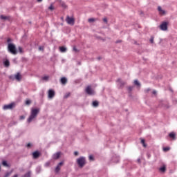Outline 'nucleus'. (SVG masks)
<instances>
[{"instance_id":"nucleus-54","label":"nucleus","mask_w":177,"mask_h":177,"mask_svg":"<svg viewBox=\"0 0 177 177\" xmlns=\"http://www.w3.org/2000/svg\"><path fill=\"white\" fill-rule=\"evenodd\" d=\"M79 154H80V152H78V151H75L74 152V156H78Z\"/></svg>"},{"instance_id":"nucleus-59","label":"nucleus","mask_w":177,"mask_h":177,"mask_svg":"<svg viewBox=\"0 0 177 177\" xmlns=\"http://www.w3.org/2000/svg\"><path fill=\"white\" fill-rule=\"evenodd\" d=\"M169 91H170V92L174 93V90H173L172 88H171V87L169 88Z\"/></svg>"},{"instance_id":"nucleus-26","label":"nucleus","mask_w":177,"mask_h":177,"mask_svg":"<svg viewBox=\"0 0 177 177\" xmlns=\"http://www.w3.org/2000/svg\"><path fill=\"white\" fill-rule=\"evenodd\" d=\"M60 5L64 9H67L68 8V6L66 5V3H64V1H62V0L60 1Z\"/></svg>"},{"instance_id":"nucleus-46","label":"nucleus","mask_w":177,"mask_h":177,"mask_svg":"<svg viewBox=\"0 0 177 177\" xmlns=\"http://www.w3.org/2000/svg\"><path fill=\"white\" fill-rule=\"evenodd\" d=\"M151 91V88H148L145 90V93H149V92H150Z\"/></svg>"},{"instance_id":"nucleus-44","label":"nucleus","mask_w":177,"mask_h":177,"mask_svg":"<svg viewBox=\"0 0 177 177\" xmlns=\"http://www.w3.org/2000/svg\"><path fill=\"white\" fill-rule=\"evenodd\" d=\"M26 119V115H22L19 117V120L21 121L23 120H25Z\"/></svg>"},{"instance_id":"nucleus-33","label":"nucleus","mask_w":177,"mask_h":177,"mask_svg":"<svg viewBox=\"0 0 177 177\" xmlns=\"http://www.w3.org/2000/svg\"><path fill=\"white\" fill-rule=\"evenodd\" d=\"M18 50H19V53H24V50H23V47H21V46L18 47Z\"/></svg>"},{"instance_id":"nucleus-63","label":"nucleus","mask_w":177,"mask_h":177,"mask_svg":"<svg viewBox=\"0 0 177 177\" xmlns=\"http://www.w3.org/2000/svg\"><path fill=\"white\" fill-rule=\"evenodd\" d=\"M134 45H139V44H138V41H134Z\"/></svg>"},{"instance_id":"nucleus-15","label":"nucleus","mask_w":177,"mask_h":177,"mask_svg":"<svg viewBox=\"0 0 177 177\" xmlns=\"http://www.w3.org/2000/svg\"><path fill=\"white\" fill-rule=\"evenodd\" d=\"M158 12H159V14L161 16H164L167 13V12L165 10H162V8H161L160 6H158Z\"/></svg>"},{"instance_id":"nucleus-19","label":"nucleus","mask_w":177,"mask_h":177,"mask_svg":"<svg viewBox=\"0 0 177 177\" xmlns=\"http://www.w3.org/2000/svg\"><path fill=\"white\" fill-rule=\"evenodd\" d=\"M59 81L62 85H66V84H67V77H61Z\"/></svg>"},{"instance_id":"nucleus-29","label":"nucleus","mask_w":177,"mask_h":177,"mask_svg":"<svg viewBox=\"0 0 177 177\" xmlns=\"http://www.w3.org/2000/svg\"><path fill=\"white\" fill-rule=\"evenodd\" d=\"M22 177H31V171H28L26 174H25Z\"/></svg>"},{"instance_id":"nucleus-36","label":"nucleus","mask_w":177,"mask_h":177,"mask_svg":"<svg viewBox=\"0 0 177 177\" xmlns=\"http://www.w3.org/2000/svg\"><path fill=\"white\" fill-rule=\"evenodd\" d=\"M88 21V23H94V21H96V19L95 18H89Z\"/></svg>"},{"instance_id":"nucleus-3","label":"nucleus","mask_w":177,"mask_h":177,"mask_svg":"<svg viewBox=\"0 0 177 177\" xmlns=\"http://www.w3.org/2000/svg\"><path fill=\"white\" fill-rule=\"evenodd\" d=\"M8 51L12 55H17V48L15 44H10L8 46Z\"/></svg>"},{"instance_id":"nucleus-43","label":"nucleus","mask_w":177,"mask_h":177,"mask_svg":"<svg viewBox=\"0 0 177 177\" xmlns=\"http://www.w3.org/2000/svg\"><path fill=\"white\" fill-rule=\"evenodd\" d=\"M42 80L44 81H48V80H49V76H44L42 77Z\"/></svg>"},{"instance_id":"nucleus-31","label":"nucleus","mask_w":177,"mask_h":177,"mask_svg":"<svg viewBox=\"0 0 177 177\" xmlns=\"http://www.w3.org/2000/svg\"><path fill=\"white\" fill-rule=\"evenodd\" d=\"M73 52H75V53H80V50L77 49V46H73Z\"/></svg>"},{"instance_id":"nucleus-35","label":"nucleus","mask_w":177,"mask_h":177,"mask_svg":"<svg viewBox=\"0 0 177 177\" xmlns=\"http://www.w3.org/2000/svg\"><path fill=\"white\" fill-rule=\"evenodd\" d=\"M63 165H64V160L59 162L57 164V166L60 168V167H63Z\"/></svg>"},{"instance_id":"nucleus-22","label":"nucleus","mask_w":177,"mask_h":177,"mask_svg":"<svg viewBox=\"0 0 177 177\" xmlns=\"http://www.w3.org/2000/svg\"><path fill=\"white\" fill-rule=\"evenodd\" d=\"M140 143L142 145L143 147H147V144H146V140H145V138H140Z\"/></svg>"},{"instance_id":"nucleus-11","label":"nucleus","mask_w":177,"mask_h":177,"mask_svg":"<svg viewBox=\"0 0 177 177\" xmlns=\"http://www.w3.org/2000/svg\"><path fill=\"white\" fill-rule=\"evenodd\" d=\"M55 95H56V92H55V90H53L52 88L48 90V99H53V97H55Z\"/></svg>"},{"instance_id":"nucleus-37","label":"nucleus","mask_w":177,"mask_h":177,"mask_svg":"<svg viewBox=\"0 0 177 177\" xmlns=\"http://www.w3.org/2000/svg\"><path fill=\"white\" fill-rule=\"evenodd\" d=\"M39 50H40L41 52H44V50H45V46H39Z\"/></svg>"},{"instance_id":"nucleus-5","label":"nucleus","mask_w":177,"mask_h":177,"mask_svg":"<svg viewBox=\"0 0 177 177\" xmlns=\"http://www.w3.org/2000/svg\"><path fill=\"white\" fill-rule=\"evenodd\" d=\"M85 92L90 96H93L95 95V91H93L91 86H87L85 89Z\"/></svg>"},{"instance_id":"nucleus-13","label":"nucleus","mask_w":177,"mask_h":177,"mask_svg":"<svg viewBox=\"0 0 177 177\" xmlns=\"http://www.w3.org/2000/svg\"><path fill=\"white\" fill-rule=\"evenodd\" d=\"M168 137L171 140H176V132H170L168 135Z\"/></svg>"},{"instance_id":"nucleus-62","label":"nucleus","mask_w":177,"mask_h":177,"mask_svg":"<svg viewBox=\"0 0 177 177\" xmlns=\"http://www.w3.org/2000/svg\"><path fill=\"white\" fill-rule=\"evenodd\" d=\"M77 66H81V62H77Z\"/></svg>"},{"instance_id":"nucleus-47","label":"nucleus","mask_w":177,"mask_h":177,"mask_svg":"<svg viewBox=\"0 0 177 177\" xmlns=\"http://www.w3.org/2000/svg\"><path fill=\"white\" fill-rule=\"evenodd\" d=\"M21 61H22V62H28V58H26V57H23L21 58Z\"/></svg>"},{"instance_id":"nucleus-49","label":"nucleus","mask_w":177,"mask_h":177,"mask_svg":"<svg viewBox=\"0 0 177 177\" xmlns=\"http://www.w3.org/2000/svg\"><path fill=\"white\" fill-rule=\"evenodd\" d=\"M103 21L104 23H105L106 24H107V23L109 22V21L107 20V19L105 17V18H103Z\"/></svg>"},{"instance_id":"nucleus-41","label":"nucleus","mask_w":177,"mask_h":177,"mask_svg":"<svg viewBox=\"0 0 177 177\" xmlns=\"http://www.w3.org/2000/svg\"><path fill=\"white\" fill-rule=\"evenodd\" d=\"M7 44H8V46H9L10 44H13L12 43V39L9 37L7 39Z\"/></svg>"},{"instance_id":"nucleus-53","label":"nucleus","mask_w":177,"mask_h":177,"mask_svg":"<svg viewBox=\"0 0 177 177\" xmlns=\"http://www.w3.org/2000/svg\"><path fill=\"white\" fill-rule=\"evenodd\" d=\"M121 42H122V40H117L115 44H121Z\"/></svg>"},{"instance_id":"nucleus-7","label":"nucleus","mask_w":177,"mask_h":177,"mask_svg":"<svg viewBox=\"0 0 177 177\" xmlns=\"http://www.w3.org/2000/svg\"><path fill=\"white\" fill-rule=\"evenodd\" d=\"M116 82H118V89H124V87L125 86V84H127L125 82L122 81V80H121V78H118L116 80Z\"/></svg>"},{"instance_id":"nucleus-9","label":"nucleus","mask_w":177,"mask_h":177,"mask_svg":"<svg viewBox=\"0 0 177 177\" xmlns=\"http://www.w3.org/2000/svg\"><path fill=\"white\" fill-rule=\"evenodd\" d=\"M66 23H68L70 26H74L75 24V19L74 17H71L70 16H67L66 19Z\"/></svg>"},{"instance_id":"nucleus-48","label":"nucleus","mask_w":177,"mask_h":177,"mask_svg":"<svg viewBox=\"0 0 177 177\" xmlns=\"http://www.w3.org/2000/svg\"><path fill=\"white\" fill-rule=\"evenodd\" d=\"M172 102H173L174 104H177V100H176V98H173Z\"/></svg>"},{"instance_id":"nucleus-28","label":"nucleus","mask_w":177,"mask_h":177,"mask_svg":"<svg viewBox=\"0 0 177 177\" xmlns=\"http://www.w3.org/2000/svg\"><path fill=\"white\" fill-rule=\"evenodd\" d=\"M48 10H50V12H53V10H55V6H53V3L50 5L48 7Z\"/></svg>"},{"instance_id":"nucleus-10","label":"nucleus","mask_w":177,"mask_h":177,"mask_svg":"<svg viewBox=\"0 0 177 177\" xmlns=\"http://www.w3.org/2000/svg\"><path fill=\"white\" fill-rule=\"evenodd\" d=\"M111 162H114L115 164H118L120 162V156L115 154L111 157Z\"/></svg>"},{"instance_id":"nucleus-39","label":"nucleus","mask_w":177,"mask_h":177,"mask_svg":"<svg viewBox=\"0 0 177 177\" xmlns=\"http://www.w3.org/2000/svg\"><path fill=\"white\" fill-rule=\"evenodd\" d=\"M71 95V93H66L64 96V99H68V97H70V95Z\"/></svg>"},{"instance_id":"nucleus-56","label":"nucleus","mask_w":177,"mask_h":177,"mask_svg":"<svg viewBox=\"0 0 177 177\" xmlns=\"http://www.w3.org/2000/svg\"><path fill=\"white\" fill-rule=\"evenodd\" d=\"M137 162H138V164H142V161L140 160V158H138V159L137 160Z\"/></svg>"},{"instance_id":"nucleus-42","label":"nucleus","mask_w":177,"mask_h":177,"mask_svg":"<svg viewBox=\"0 0 177 177\" xmlns=\"http://www.w3.org/2000/svg\"><path fill=\"white\" fill-rule=\"evenodd\" d=\"M26 147H28V149H31V147H32V144L30 142L28 143Z\"/></svg>"},{"instance_id":"nucleus-23","label":"nucleus","mask_w":177,"mask_h":177,"mask_svg":"<svg viewBox=\"0 0 177 177\" xmlns=\"http://www.w3.org/2000/svg\"><path fill=\"white\" fill-rule=\"evenodd\" d=\"M92 106H93V107H99V101H97V100L93 101Z\"/></svg>"},{"instance_id":"nucleus-50","label":"nucleus","mask_w":177,"mask_h":177,"mask_svg":"<svg viewBox=\"0 0 177 177\" xmlns=\"http://www.w3.org/2000/svg\"><path fill=\"white\" fill-rule=\"evenodd\" d=\"M12 62H13V63H15V64H17V58H14L12 59Z\"/></svg>"},{"instance_id":"nucleus-61","label":"nucleus","mask_w":177,"mask_h":177,"mask_svg":"<svg viewBox=\"0 0 177 177\" xmlns=\"http://www.w3.org/2000/svg\"><path fill=\"white\" fill-rule=\"evenodd\" d=\"M129 97H132V93H129Z\"/></svg>"},{"instance_id":"nucleus-18","label":"nucleus","mask_w":177,"mask_h":177,"mask_svg":"<svg viewBox=\"0 0 177 177\" xmlns=\"http://www.w3.org/2000/svg\"><path fill=\"white\" fill-rule=\"evenodd\" d=\"M15 78L17 80V81L21 80V74L20 73V72H18L16 75H15Z\"/></svg>"},{"instance_id":"nucleus-60","label":"nucleus","mask_w":177,"mask_h":177,"mask_svg":"<svg viewBox=\"0 0 177 177\" xmlns=\"http://www.w3.org/2000/svg\"><path fill=\"white\" fill-rule=\"evenodd\" d=\"M97 59L98 60H102V57H97Z\"/></svg>"},{"instance_id":"nucleus-38","label":"nucleus","mask_w":177,"mask_h":177,"mask_svg":"<svg viewBox=\"0 0 177 177\" xmlns=\"http://www.w3.org/2000/svg\"><path fill=\"white\" fill-rule=\"evenodd\" d=\"M31 103V100H26L25 102V104H26V106H30Z\"/></svg>"},{"instance_id":"nucleus-14","label":"nucleus","mask_w":177,"mask_h":177,"mask_svg":"<svg viewBox=\"0 0 177 177\" xmlns=\"http://www.w3.org/2000/svg\"><path fill=\"white\" fill-rule=\"evenodd\" d=\"M62 157V152L58 151L53 155V160H59Z\"/></svg>"},{"instance_id":"nucleus-17","label":"nucleus","mask_w":177,"mask_h":177,"mask_svg":"<svg viewBox=\"0 0 177 177\" xmlns=\"http://www.w3.org/2000/svg\"><path fill=\"white\" fill-rule=\"evenodd\" d=\"M59 52H61L62 53H66V52H67V48L64 46H59Z\"/></svg>"},{"instance_id":"nucleus-25","label":"nucleus","mask_w":177,"mask_h":177,"mask_svg":"<svg viewBox=\"0 0 177 177\" xmlns=\"http://www.w3.org/2000/svg\"><path fill=\"white\" fill-rule=\"evenodd\" d=\"M1 164H2L3 167H10L9 163H8V160H3Z\"/></svg>"},{"instance_id":"nucleus-58","label":"nucleus","mask_w":177,"mask_h":177,"mask_svg":"<svg viewBox=\"0 0 177 177\" xmlns=\"http://www.w3.org/2000/svg\"><path fill=\"white\" fill-rule=\"evenodd\" d=\"M37 174H39V172H41V169L37 168Z\"/></svg>"},{"instance_id":"nucleus-55","label":"nucleus","mask_w":177,"mask_h":177,"mask_svg":"<svg viewBox=\"0 0 177 177\" xmlns=\"http://www.w3.org/2000/svg\"><path fill=\"white\" fill-rule=\"evenodd\" d=\"M152 94L156 95H157V91L156 90H153L152 91Z\"/></svg>"},{"instance_id":"nucleus-1","label":"nucleus","mask_w":177,"mask_h":177,"mask_svg":"<svg viewBox=\"0 0 177 177\" xmlns=\"http://www.w3.org/2000/svg\"><path fill=\"white\" fill-rule=\"evenodd\" d=\"M39 114V108H32L30 111V115L27 120L28 124L32 122V120L37 118V116Z\"/></svg>"},{"instance_id":"nucleus-30","label":"nucleus","mask_w":177,"mask_h":177,"mask_svg":"<svg viewBox=\"0 0 177 177\" xmlns=\"http://www.w3.org/2000/svg\"><path fill=\"white\" fill-rule=\"evenodd\" d=\"M60 169H61V168L59 167V166H56V167L55 169V174H59V172H60Z\"/></svg>"},{"instance_id":"nucleus-34","label":"nucleus","mask_w":177,"mask_h":177,"mask_svg":"<svg viewBox=\"0 0 177 177\" xmlns=\"http://www.w3.org/2000/svg\"><path fill=\"white\" fill-rule=\"evenodd\" d=\"M169 150H171V147H163V151L165 152L169 151Z\"/></svg>"},{"instance_id":"nucleus-51","label":"nucleus","mask_w":177,"mask_h":177,"mask_svg":"<svg viewBox=\"0 0 177 177\" xmlns=\"http://www.w3.org/2000/svg\"><path fill=\"white\" fill-rule=\"evenodd\" d=\"M9 175H10V172H7L3 177H9Z\"/></svg>"},{"instance_id":"nucleus-52","label":"nucleus","mask_w":177,"mask_h":177,"mask_svg":"<svg viewBox=\"0 0 177 177\" xmlns=\"http://www.w3.org/2000/svg\"><path fill=\"white\" fill-rule=\"evenodd\" d=\"M22 38L23 39H27V34H24L23 36H22Z\"/></svg>"},{"instance_id":"nucleus-45","label":"nucleus","mask_w":177,"mask_h":177,"mask_svg":"<svg viewBox=\"0 0 177 177\" xmlns=\"http://www.w3.org/2000/svg\"><path fill=\"white\" fill-rule=\"evenodd\" d=\"M45 167H48L50 166V162H46L44 165Z\"/></svg>"},{"instance_id":"nucleus-12","label":"nucleus","mask_w":177,"mask_h":177,"mask_svg":"<svg viewBox=\"0 0 177 177\" xmlns=\"http://www.w3.org/2000/svg\"><path fill=\"white\" fill-rule=\"evenodd\" d=\"M1 20H3L4 21H12L11 16H5L3 15H0Z\"/></svg>"},{"instance_id":"nucleus-27","label":"nucleus","mask_w":177,"mask_h":177,"mask_svg":"<svg viewBox=\"0 0 177 177\" xmlns=\"http://www.w3.org/2000/svg\"><path fill=\"white\" fill-rule=\"evenodd\" d=\"M133 90V86H129L127 88L128 93H132V91Z\"/></svg>"},{"instance_id":"nucleus-2","label":"nucleus","mask_w":177,"mask_h":177,"mask_svg":"<svg viewBox=\"0 0 177 177\" xmlns=\"http://www.w3.org/2000/svg\"><path fill=\"white\" fill-rule=\"evenodd\" d=\"M76 162L79 168H84L86 165V159H85V157L84 156H80L77 159Z\"/></svg>"},{"instance_id":"nucleus-21","label":"nucleus","mask_w":177,"mask_h":177,"mask_svg":"<svg viewBox=\"0 0 177 177\" xmlns=\"http://www.w3.org/2000/svg\"><path fill=\"white\" fill-rule=\"evenodd\" d=\"M159 171L162 173L165 172V171H167V166H165V165H163L159 168Z\"/></svg>"},{"instance_id":"nucleus-57","label":"nucleus","mask_w":177,"mask_h":177,"mask_svg":"<svg viewBox=\"0 0 177 177\" xmlns=\"http://www.w3.org/2000/svg\"><path fill=\"white\" fill-rule=\"evenodd\" d=\"M147 158H150V157H151V154L149 153H147Z\"/></svg>"},{"instance_id":"nucleus-24","label":"nucleus","mask_w":177,"mask_h":177,"mask_svg":"<svg viewBox=\"0 0 177 177\" xmlns=\"http://www.w3.org/2000/svg\"><path fill=\"white\" fill-rule=\"evenodd\" d=\"M161 107H164L165 109H169L170 107H171V106H169V103H164V102H162V104H161Z\"/></svg>"},{"instance_id":"nucleus-6","label":"nucleus","mask_w":177,"mask_h":177,"mask_svg":"<svg viewBox=\"0 0 177 177\" xmlns=\"http://www.w3.org/2000/svg\"><path fill=\"white\" fill-rule=\"evenodd\" d=\"M16 107V103L15 102H11L8 104H6L3 106V110H12V109H15Z\"/></svg>"},{"instance_id":"nucleus-20","label":"nucleus","mask_w":177,"mask_h":177,"mask_svg":"<svg viewBox=\"0 0 177 177\" xmlns=\"http://www.w3.org/2000/svg\"><path fill=\"white\" fill-rule=\"evenodd\" d=\"M133 84L136 86H137V88H140V86H142L140 82H139L138 80H135Z\"/></svg>"},{"instance_id":"nucleus-40","label":"nucleus","mask_w":177,"mask_h":177,"mask_svg":"<svg viewBox=\"0 0 177 177\" xmlns=\"http://www.w3.org/2000/svg\"><path fill=\"white\" fill-rule=\"evenodd\" d=\"M149 41L151 44H154V37L153 36H151Z\"/></svg>"},{"instance_id":"nucleus-32","label":"nucleus","mask_w":177,"mask_h":177,"mask_svg":"<svg viewBox=\"0 0 177 177\" xmlns=\"http://www.w3.org/2000/svg\"><path fill=\"white\" fill-rule=\"evenodd\" d=\"M88 160L89 161H95V156L93 155H89Z\"/></svg>"},{"instance_id":"nucleus-4","label":"nucleus","mask_w":177,"mask_h":177,"mask_svg":"<svg viewBox=\"0 0 177 177\" xmlns=\"http://www.w3.org/2000/svg\"><path fill=\"white\" fill-rule=\"evenodd\" d=\"M169 25V22L168 21H163L159 26V28L162 31H167L168 30V26Z\"/></svg>"},{"instance_id":"nucleus-8","label":"nucleus","mask_w":177,"mask_h":177,"mask_svg":"<svg viewBox=\"0 0 177 177\" xmlns=\"http://www.w3.org/2000/svg\"><path fill=\"white\" fill-rule=\"evenodd\" d=\"M41 151L39 150H36L32 153V158L33 160H38L40 156H41Z\"/></svg>"},{"instance_id":"nucleus-64","label":"nucleus","mask_w":177,"mask_h":177,"mask_svg":"<svg viewBox=\"0 0 177 177\" xmlns=\"http://www.w3.org/2000/svg\"><path fill=\"white\" fill-rule=\"evenodd\" d=\"M37 2H42V0H37Z\"/></svg>"},{"instance_id":"nucleus-16","label":"nucleus","mask_w":177,"mask_h":177,"mask_svg":"<svg viewBox=\"0 0 177 177\" xmlns=\"http://www.w3.org/2000/svg\"><path fill=\"white\" fill-rule=\"evenodd\" d=\"M3 64L4 67H9L10 66V62L8 59L6 58L3 60Z\"/></svg>"}]
</instances>
